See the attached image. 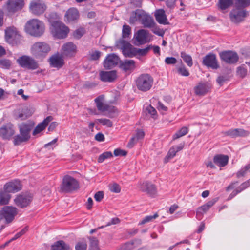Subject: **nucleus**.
<instances>
[{"mask_svg": "<svg viewBox=\"0 0 250 250\" xmlns=\"http://www.w3.org/2000/svg\"><path fill=\"white\" fill-rule=\"evenodd\" d=\"M56 18L57 14L55 13H51L48 15V20L50 24V31L55 38L64 39L67 37L69 29L62 22L56 20Z\"/></svg>", "mask_w": 250, "mask_h": 250, "instance_id": "obj_1", "label": "nucleus"}, {"mask_svg": "<svg viewBox=\"0 0 250 250\" xmlns=\"http://www.w3.org/2000/svg\"><path fill=\"white\" fill-rule=\"evenodd\" d=\"M35 124L32 121L23 122L18 125L19 134L14 136L13 143L18 146L28 142L31 138L30 133L34 126Z\"/></svg>", "mask_w": 250, "mask_h": 250, "instance_id": "obj_2", "label": "nucleus"}, {"mask_svg": "<svg viewBox=\"0 0 250 250\" xmlns=\"http://www.w3.org/2000/svg\"><path fill=\"white\" fill-rule=\"evenodd\" d=\"M25 31L30 35L40 37L44 32L45 27L43 23L38 19H31L25 24Z\"/></svg>", "mask_w": 250, "mask_h": 250, "instance_id": "obj_3", "label": "nucleus"}, {"mask_svg": "<svg viewBox=\"0 0 250 250\" xmlns=\"http://www.w3.org/2000/svg\"><path fill=\"white\" fill-rule=\"evenodd\" d=\"M135 83L137 89L142 92H147L152 87L153 78L149 74H141L135 80Z\"/></svg>", "mask_w": 250, "mask_h": 250, "instance_id": "obj_4", "label": "nucleus"}, {"mask_svg": "<svg viewBox=\"0 0 250 250\" xmlns=\"http://www.w3.org/2000/svg\"><path fill=\"white\" fill-rule=\"evenodd\" d=\"M51 48L48 44L45 42H35L31 48L32 55L36 59L42 60L50 51Z\"/></svg>", "mask_w": 250, "mask_h": 250, "instance_id": "obj_5", "label": "nucleus"}, {"mask_svg": "<svg viewBox=\"0 0 250 250\" xmlns=\"http://www.w3.org/2000/svg\"><path fill=\"white\" fill-rule=\"evenodd\" d=\"M79 188V183L77 179L73 177L66 175L63 177L60 189L64 193H71Z\"/></svg>", "mask_w": 250, "mask_h": 250, "instance_id": "obj_6", "label": "nucleus"}, {"mask_svg": "<svg viewBox=\"0 0 250 250\" xmlns=\"http://www.w3.org/2000/svg\"><path fill=\"white\" fill-rule=\"evenodd\" d=\"M249 16V12L246 9H243L235 7L229 12L230 21L235 24H239L244 21Z\"/></svg>", "mask_w": 250, "mask_h": 250, "instance_id": "obj_7", "label": "nucleus"}, {"mask_svg": "<svg viewBox=\"0 0 250 250\" xmlns=\"http://www.w3.org/2000/svg\"><path fill=\"white\" fill-rule=\"evenodd\" d=\"M17 62L23 68L35 70L39 67L38 62L33 58L27 55L19 57L17 60Z\"/></svg>", "mask_w": 250, "mask_h": 250, "instance_id": "obj_8", "label": "nucleus"}, {"mask_svg": "<svg viewBox=\"0 0 250 250\" xmlns=\"http://www.w3.org/2000/svg\"><path fill=\"white\" fill-rule=\"evenodd\" d=\"M221 60L227 64H234L239 60L238 54L232 50H224L219 53Z\"/></svg>", "mask_w": 250, "mask_h": 250, "instance_id": "obj_9", "label": "nucleus"}, {"mask_svg": "<svg viewBox=\"0 0 250 250\" xmlns=\"http://www.w3.org/2000/svg\"><path fill=\"white\" fill-rule=\"evenodd\" d=\"M18 213V209L13 206H4L0 210V216L5 219L7 223H11Z\"/></svg>", "mask_w": 250, "mask_h": 250, "instance_id": "obj_10", "label": "nucleus"}, {"mask_svg": "<svg viewBox=\"0 0 250 250\" xmlns=\"http://www.w3.org/2000/svg\"><path fill=\"white\" fill-rule=\"evenodd\" d=\"M32 199L33 197L31 194L22 193L16 196L14 203L18 207L23 208L30 205Z\"/></svg>", "mask_w": 250, "mask_h": 250, "instance_id": "obj_11", "label": "nucleus"}, {"mask_svg": "<svg viewBox=\"0 0 250 250\" xmlns=\"http://www.w3.org/2000/svg\"><path fill=\"white\" fill-rule=\"evenodd\" d=\"M202 64L203 65L212 69H217L220 67L216 56L213 53H209L204 57Z\"/></svg>", "mask_w": 250, "mask_h": 250, "instance_id": "obj_12", "label": "nucleus"}, {"mask_svg": "<svg viewBox=\"0 0 250 250\" xmlns=\"http://www.w3.org/2000/svg\"><path fill=\"white\" fill-rule=\"evenodd\" d=\"M15 134L14 125L11 123L4 125L0 128V136L3 140H9Z\"/></svg>", "mask_w": 250, "mask_h": 250, "instance_id": "obj_13", "label": "nucleus"}, {"mask_svg": "<svg viewBox=\"0 0 250 250\" xmlns=\"http://www.w3.org/2000/svg\"><path fill=\"white\" fill-rule=\"evenodd\" d=\"M140 189L143 192H146L151 197H154L157 193L156 186L149 181H145L140 185Z\"/></svg>", "mask_w": 250, "mask_h": 250, "instance_id": "obj_14", "label": "nucleus"}, {"mask_svg": "<svg viewBox=\"0 0 250 250\" xmlns=\"http://www.w3.org/2000/svg\"><path fill=\"white\" fill-rule=\"evenodd\" d=\"M22 188V185L21 181L18 179H15L11 182L6 183L4 186V190L8 193H16Z\"/></svg>", "mask_w": 250, "mask_h": 250, "instance_id": "obj_15", "label": "nucleus"}, {"mask_svg": "<svg viewBox=\"0 0 250 250\" xmlns=\"http://www.w3.org/2000/svg\"><path fill=\"white\" fill-rule=\"evenodd\" d=\"M45 8V5L39 0L32 1L30 4V10L35 15H39L42 14Z\"/></svg>", "mask_w": 250, "mask_h": 250, "instance_id": "obj_16", "label": "nucleus"}, {"mask_svg": "<svg viewBox=\"0 0 250 250\" xmlns=\"http://www.w3.org/2000/svg\"><path fill=\"white\" fill-rule=\"evenodd\" d=\"M119 60V58L114 53L108 54L104 61V67L106 69H111L117 65Z\"/></svg>", "mask_w": 250, "mask_h": 250, "instance_id": "obj_17", "label": "nucleus"}, {"mask_svg": "<svg viewBox=\"0 0 250 250\" xmlns=\"http://www.w3.org/2000/svg\"><path fill=\"white\" fill-rule=\"evenodd\" d=\"M48 62L51 67L60 69L64 65L63 57L58 53L52 55L49 59Z\"/></svg>", "mask_w": 250, "mask_h": 250, "instance_id": "obj_18", "label": "nucleus"}, {"mask_svg": "<svg viewBox=\"0 0 250 250\" xmlns=\"http://www.w3.org/2000/svg\"><path fill=\"white\" fill-rule=\"evenodd\" d=\"M222 133L224 135L229 136L232 138H235L238 137H246L250 134L249 131L241 128H231L222 132Z\"/></svg>", "mask_w": 250, "mask_h": 250, "instance_id": "obj_19", "label": "nucleus"}, {"mask_svg": "<svg viewBox=\"0 0 250 250\" xmlns=\"http://www.w3.org/2000/svg\"><path fill=\"white\" fill-rule=\"evenodd\" d=\"M119 43L122 45V53L125 57L132 58L134 57L133 47L128 42L123 39L119 41Z\"/></svg>", "mask_w": 250, "mask_h": 250, "instance_id": "obj_20", "label": "nucleus"}, {"mask_svg": "<svg viewBox=\"0 0 250 250\" xmlns=\"http://www.w3.org/2000/svg\"><path fill=\"white\" fill-rule=\"evenodd\" d=\"M210 88L211 86L208 82H201L194 87V91L196 95L204 96L209 91Z\"/></svg>", "mask_w": 250, "mask_h": 250, "instance_id": "obj_21", "label": "nucleus"}, {"mask_svg": "<svg viewBox=\"0 0 250 250\" xmlns=\"http://www.w3.org/2000/svg\"><path fill=\"white\" fill-rule=\"evenodd\" d=\"M104 100V96L103 95L98 96L94 100L98 110L101 112H104L106 111H114L115 107H111L110 105L108 104H104L103 103Z\"/></svg>", "mask_w": 250, "mask_h": 250, "instance_id": "obj_22", "label": "nucleus"}, {"mask_svg": "<svg viewBox=\"0 0 250 250\" xmlns=\"http://www.w3.org/2000/svg\"><path fill=\"white\" fill-rule=\"evenodd\" d=\"M99 76L100 80L103 82H113L117 77V72L115 70L101 71L100 72Z\"/></svg>", "mask_w": 250, "mask_h": 250, "instance_id": "obj_23", "label": "nucleus"}, {"mask_svg": "<svg viewBox=\"0 0 250 250\" xmlns=\"http://www.w3.org/2000/svg\"><path fill=\"white\" fill-rule=\"evenodd\" d=\"M65 21L68 22H74L76 21L79 18V13L78 10L75 8H70L65 14Z\"/></svg>", "mask_w": 250, "mask_h": 250, "instance_id": "obj_24", "label": "nucleus"}, {"mask_svg": "<svg viewBox=\"0 0 250 250\" xmlns=\"http://www.w3.org/2000/svg\"><path fill=\"white\" fill-rule=\"evenodd\" d=\"M7 8L10 12H15L22 9L24 5L23 0H8Z\"/></svg>", "mask_w": 250, "mask_h": 250, "instance_id": "obj_25", "label": "nucleus"}, {"mask_svg": "<svg viewBox=\"0 0 250 250\" xmlns=\"http://www.w3.org/2000/svg\"><path fill=\"white\" fill-rule=\"evenodd\" d=\"M120 68L125 72H132L135 68V62L133 60H125L120 64Z\"/></svg>", "mask_w": 250, "mask_h": 250, "instance_id": "obj_26", "label": "nucleus"}, {"mask_svg": "<svg viewBox=\"0 0 250 250\" xmlns=\"http://www.w3.org/2000/svg\"><path fill=\"white\" fill-rule=\"evenodd\" d=\"M149 35L148 31L145 29H140L134 34L136 42L138 44L142 45L146 42V39Z\"/></svg>", "mask_w": 250, "mask_h": 250, "instance_id": "obj_27", "label": "nucleus"}, {"mask_svg": "<svg viewBox=\"0 0 250 250\" xmlns=\"http://www.w3.org/2000/svg\"><path fill=\"white\" fill-rule=\"evenodd\" d=\"M155 19L157 22L161 24L168 25L169 22L167 21V15L163 9L156 10L154 14Z\"/></svg>", "mask_w": 250, "mask_h": 250, "instance_id": "obj_28", "label": "nucleus"}, {"mask_svg": "<svg viewBox=\"0 0 250 250\" xmlns=\"http://www.w3.org/2000/svg\"><path fill=\"white\" fill-rule=\"evenodd\" d=\"M213 160L215 165L219 167H224L228 163L229 157L224 154H217L214 156Z\"/></svg>", "mask_w": 250, "mask_h": 250, "instance_id": "obj_29", "label": "nucleus"}, {"mask_svg": "<svg viewBox=\"0 0 250 250\" xmlns=\"http://www.w3.org/2000/svg\"><path fill=\"white\" fill-rule=\"evenodd\" d=\"M147 14L142 9H137L135 11H133L131 16L130 17V22L133 23L137 21H141L144 17Z\"/></svg>", "mask_w": 250, "mask_h": 250, "instance_id": "obj_30", "label": "nucleus"}, {"mask_svg": "<svg viewBox=\"0 0 250 250\" xmlns=\"http://www.w3.org/2000/svg\"><path fill=\"white\" fill-rule=\"evenodd\" d=\"M77 47L75 44L71 42L64 43L62 46V50L64 55L70 56L76 52Z\"/></svg>", "mask_w": 250, "mask_h": 250, "instance_id": "obj_31", "label": "nucleus"}, {"mask_svg": "<svg viewBox=\"0 0 250 250\" xmlns=\"http://www.w3.org/2000/svg\"><path fill=\"white\" fill-rule=\"evenodd\" d=\"M51 250H68L69 246L63 240L56 242L51 246Z\"/></svg>", "mask_w": 250, "mask_h": 250, "instance_id": "obj_32", "label": "nucleus"}, {"mask_svg": "<svg viewBox=\"0 0 250 250\" xmlns=\"http://www.w3.org/2000/svg\"><path fill=\"white\" fill-rule=\"evenodd\" d=\"M11 195L4 190L0 192V205H5L8 204Z\"/></svg>", "mask_w": 250, "mask_h": 250, "instance_id": "obj_33", "label": "nucleus"}, {"mask_svg": "<svg viewBox=\"0 0 250 250\" xmlns=\"http://www.w3.org/2000/svg\"><path fill=\"white\" fill-rule=\"evenodd\" d=\"M233 4V0H218V7L222 10H225Z\"/></svg>", "mask_w": 250, "mask_h": 250, "instance_id": "obj_34", "label": "nucleus"}, {"mask_svg": "<svg viewBox=\"0 0 250 250\" xmlns=\"http://www.w3.org/2000/svg\"><path fill=\"white\" fill-rule=\"evenodd\" d=\"M16 35V31L12 27L7 28L5 30V38L7 42H11L13 41V38Z\"/></svg>", "mask_w": 250, "mask_h": 250, "instance_id": "obj_35", "label": "nucleus"}, {"mask_svg": "<svg viewBox=\"0 0 250 250\" xmlns=\"http://www.w3.org/2000/svg\"><path fill=\"white\" fill-rule=\"evenodd\" d=\"M180 56L188 66L190 67L193 65V61L191 55L187 54L184 51H182L180 53Z\"/></svg>", "mask_w": 250, "mask_h": 250, "instance_id": "obj_36", "label": "nucleus"}, {"mask_svg": "<svg viewBox=\"0 0 250 250\" xmlns=\"http://www.w3.org/2000/svg\"><path fill=\"white\" fill-rule=\"evenodd\" d=\"M188 128L184 126L178 130L172 136L173 140H176L183 136L186 135L188 132Z\"/></svg>", "mask_w": 250, "mask_h": 250, "instance_id": "obj_37", "label": "nucleus"}, {"mask_svg": "<svg viewBox=\"0 0 250 250\" xmlns=\"http://www.w3.org/2000/svg\"><path fill=\"white\" fill-rule=\"evenodd\" d=\"M141 22L146 27L151 28L155 25L153 20L148 15L144 17L143 20H142Z\"/></svg>", "mask_w": 250, "mask_h": 250, "instance_id": "obj_38", "label": "nucleus"}, {"mask_svg": "<svg viewBox=\"0 0 250 250\" xmlns=\"http://www.w3.org/2000/svg\"><path fill=\"white\" fill-rule=\"evenodd\" d=\"M152 47L151 46H147L143 49H140L134 47L133 52V53H134V57L136 56L137 55H138L140 56H145L148 53L150 49Z\"/></svg>", "mask_w": 250, "mask_h": 250, "instance_id": "obj_39", "label": "nucleus"}, {"mask_svg": "<svg viewBox=\"0 0 250 250\" xmlns=\"http://www.w3.org/2000/svg\"><path fill=\"white\" fill-rule=\"evenodd\" d=\"M89 250H100L98 239L96 237H92L89 238Z\"/></svg>", "mask_w": 250, "mask_h": 250, "instance_id": "obj_40", "label": "nucleus"}, {"mask_svg": "<svg viewBox=\"0 0 250 250\" xmlns=\"http://www.w3.org/2000/svg\"><path fill=\"white\" fill-rule=\"evenodd\" d=\"M250 169V163L247 164L244 166L241 167L240 169L238 170L236 173V177L238 178H240L242 177H244L247 171Z\"/></svg>", "mask_w": 250, "mask_h": 250, "instance_id": "obj_41", "label": "nucleus"}, {"mask_svg": "<svg viewBox=\"0 0 250 250\" xmlns=\"http://www.w3.org/2000/svg\"><path fill=\"white\" fill-rule=\"evenodd\" d=\"M250 5V0H237L235 3V7L243 9Z\"/></svg>", "mask_w": 250, "mask_h": 250, "instance_id": "obj_42", "label": "nucleus"}, {"mask_svg": "<svg viewBox=\"0 0 250 250\" xmlns=\"http://www.w3.org/2000/svg\"><path fill=\"white\" fill-rule=\"evenodd\" d=\"M131 34V30L130 27L126 24L123 26L122 37L123 39L129 38Z\"/></svg>", "mask_w": 250, "mask_h": 250, "instance_id": "obj_43", "label": "nucleus"}, {"mask_svg": "<svg viewBox=\"0 0 250 250\" xmlns=\"http://www.w3.org/2000/svg\"><path fill=\"white\" fill-rule=\"evenodd\" d=\"M176 153L177 152L175 150L174 147L172 146L164 159V163H167L170 159L173 158L176 155Z\"/></svg>", "mask_w": 250, "mask_h": 250, "instance_id": "obj_44", "label": "nucleus"}, {"mask_svg": "<svg viewBox=\"0 0 250 250\" xmlns=\"http://www.w3.org/2000/svg\"><path fill=\"white\" fill-rule=\"evenodd\" d=\"M157 213L154 214L152 215H147L145 216L143 220L139 223V225H143L145 223H148L152 221L154 219L158 217Z\"/></svg>", "mask_w": 250, "mask_h": 250, "instance_id": "obj_45", "label": "nucleus"}, {"mask_svg": "<svg viewBox=\"0 0 250 250\" xmlns=\"http://www.w3.org/2000/svg\"><path fill=\"white\" fill-rule=\"evenodd\" d=\"M112 156V153L110 151H106L100 154L98 159L99 163L103 162L105 159L109 158Z\"/></svg>", "mask_w": 250, "mask_h": 250, "instance_id": "obj_46", "label": "nucleus"}, {"mask_svg": "<svg viewBox=\"0 0 250 250\" xmlns=\"http://www.w3.org/2000/svg\"><path fill=\"white\" fill-rule=\"evenodd\" d=\"M97 121L103 126L111 127L113 126L112 122L109 119L105 118L98 119Z\"/></svg>", "mask_w": 250, "mask_h": 250, "instance_id": "obj_47", "label": "nucleus"}, {"mask_svg": "<svg viewBox=\"0 0 250 250\" xmlns=\"http://www.w3.org/2000/svg\"><path fill=\"white\" fill-rule=\"evenodd\" d=\"M146 110L151 117L155 119L157 117V111L151 105H149L146 108Z\"/></svg>", "mask_w": 250, "mask_h": 250, "instance_id": "obj_48", "label": "nucleus"}, {"mask_svg": "<svg viewBox=\"0 0 250 250\" xmlns=\"http://www.w3.org/2000/svg\"><path fill=\"white\" fill-rule=\"evenodd\" d=\"M11 66V62L8 59L0 60V67L3 69H9Z\"/></svg>", "mask_w": 250, "mask_h": 250, "instance_id": "obj_49", "label": "nucleus"}, {"mask_svg": "<svg viewBox=\"0 0 250 250\" xmlns=\"http://www.w3.org/2000/svg\"><path fill=\"white\" fill-rule=\"evenodd\" d=\"M28 229L27 227H24L21 231L17 232L14 235V236L10 240V241H13L18 239L21 236L24 235L28 231Z\"/></svg>", "mask_w": 250, "mask_h": 250, "instance_id": "obj_50", "label": "nucleus"}, {"mask_svg": "<svg viewBox=\"0 0 250 250\" xmlns=\"http://www.w3.org/2000/svg\"><path fill=\"white\" fill-rule=\"evenodd\" d=\"M85 30L83 28H79L73 33V36L77 39H80L84 34Z\"/></svg>", "mask_w": 250, "mask_h": 250, "instance_id": "obj_51", "label": "nucleus"}, {"mask_svg": "<svg viewBox=\"0 0 250 250\" xmlns=\"http://www.w3.org/2000/svg\"><path fill=\"white\" fill-rule=\"evenodd\" d=\"M45 127L46 126H45V125H43L42 122L39 123L34 129L32 132L33 135H36L41 131H43L45 128Z\"/></svg>", "mask_w": 250, "mask_h": 250, "instance_id": "obj_52", "label": "nucleus"}, {"mask_svg": "<svg viewBox=\"0 0 250 250\" xmlns=\"http://www.w3.org/2000/svg\"><path fill=\"white\" fill-rule=\"evenodd\" d=\"M134 248L133 243L131 241L126 242L122 245L118 250H131Z\"/></svg>", "mask_w": 250, "mask_h": 250, "instance_id": "obj_53", "label": "nucleus"}, {"mask_svg": "<svg viewBox=\"0 0 250 250\" xmlns=\"http://www.w3.org/2000/svg\"><path fill=\"white\" fill-rule=\"evenodd\" d=\"M237 73L242 78H244L247 73V70L244 66L241 65L237 68Z\"/></svg>", "mask_w": 250, "mask_h": 250, "instance_id": "obj_54", "label": "nucleus"}, {"mask_svg": "<svg viewBox=\"0 0 250 250\" xmlns=\"http://www.w3.org/2000/svg\"><path fill=\"white\" fill-rule=\"evenodd\" d=\"M177 71L179 74L183 76H188L189 75V72L184 65L178 68Z\"/></svg>", "mask_w": 250, "mask_h": 250, "instance_id": "obj_55", "label": "nucleus"}, {"mask_svg": "<svg viewBox=\"0 0 250 250\" xmlns=\"http://www.w3.org/2000/svg\"><path fill=\"white\" fill-rule=\"evenodd\" d=\"M208 210H209V208L205 204L197 208L196 210V215L199 216L202 215Z\"/></svg>", "mask_w": 250, "mask_h": 250, "instance_id": "obj_56", "label": "nucleus"}, {"mask_svg": "<svg viewBox=\"0 0 250 250\" xmlns=\"http://www.w3.org/2000/svg\"><path fill=\"white\" fill-rule=\"evenodd\" d=\"M250 186V178L247 180L246 181L243 182L242 184H241V185L238 187L237 188L239 191H240V192H242L248 187Z\"/></svg>", "mask_w": 250, "mask_h": 250, "instance_id": "obj_57", "label": "nucleus"}, {"mask_svg": "<svg viewBox=\"0 0 250 250\" xmlns=\"http://www.w3.org/2000/svg\"><path fill=\"white\" fill-rule=\"evenodd\" d=\"M153 27V28L152 29V31L154 34L162 37L164 36L165 31L163 29H160L157 26Z\"/></svg>", "mask_w": 250, "mask_h": 250, "instance_id": "obj_58", "label": "nucleus"}, {"mask_svg": "<svg viewBox=\"0 0 250 250\" xmlns=\"http://www.w3.org/2000/svg\"><path fill=\"white\" fill-rule=\"evenodd\" d=\"M87 244L85 242H79L75 246V250H86Z\"/></svg>", "mask_w": 250, "mask_h": 250, "instance_id": "obj_59", "label": "nucleus"}, {"mask_svg": "<svg viewBox=\"0 0 250 250\" xmlns=\"http://www.w3.org/2000/svg\"><path fill=\"white\" fill-rule=\"evenodd\" d=\"M165 62L167 65L175 64L177 62V59L174 57H167L165 58Z\"/></svg>", "mask_w": 250, "mask_h": 250, "instance_id": "obj_60", "label": "nucleus"}, {"mask_svg": "<svg viewBox=\"0 0 250 250\" xmlns=\"http://www.w3.org/2000/svg\"><path fill=\"white\" fill-rule=\"evenodd\" d=\"M127 154V151L120 148L115 149L114 151V154L115 156H125Z\"/></svg>", "mask_w": 250, "mask_h": 250, "instance_id": "obj_61", "label": "nucleus"}, {"mask_svg": "<svg viewBox=\"0 0 250 250\" xmlns=\"http://www.w3.org/2000/svg\"><path fill=\"white\" fill-rule=\"evenodd\" d=\"M104 196V192L103 191H99L95 194L94 197L97 202H100L103 199Z\"/></svg>", "mask_w": 250, "mask_h": 250, "instance_id": "obj_62", "label": "nucleus"}, {"mask_svg": "<svg viewBox=\"0 0 250 250\" xmlns=\"http://www.w3.org/2000/svg\"><path fill=\"white\" fill-rule=\"evenodd\" d=\"M110 189L111 191L116 193H118L121 191V188L120 186L119 185V184L116 183H114L110 187Z\"/></svg>", "mask_w": 250, "mask_h": 250, "instance_id": "obj_63", "label": "nucleus"}, {"mask_svg": "<svg viewBox=\"0 0 250 250\" xmlns=\"http://www.w3.org/2000/svg\"><path fill=\"white\" fill-rule=\"evenodd\" d=\"M101 52L98 50H96L93 52L90 56V59L91 60L97 61L99 60L101 56Z\"/></svg>", "mask_w": 250, "mask_h": 250, "instance_id": "obj_64", "label": "nucleus"}]
</instances>
